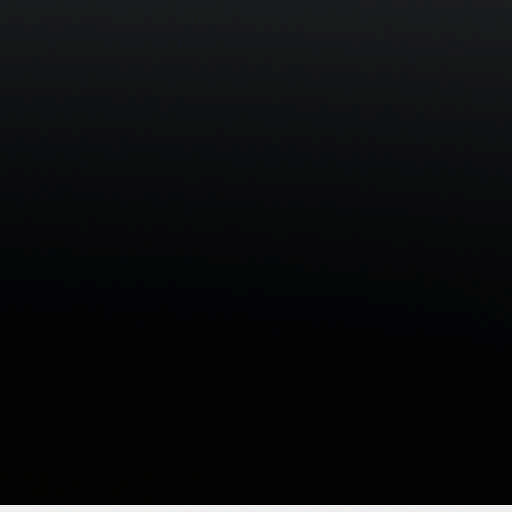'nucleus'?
<instances>
[{
    "mask_svg": "<svg viewBox=\"0 0 512 512\" xmlns=\"http://www.w3.org/2000/svg\"><path fill=\"white\" fill-rule=\"evenodd\" d=\"M310 353H312V357L319 359L324 356V350L320 348L317 344L312 345V350H310Z\"/></svg>",
    "mask_w": 512,
    "mask_h": 512,
    "instance_id": "f257e3e1",
    "label": "nucleus"
},
{
    "mask_svg": "<svg viewBox=\"0 0 512 512\" xmlns=\"http://www.w3.org/2000/svg\"><path fill=\"white\" fill-rule=\"evenodd\" d=\"M261 347L260 344H257L250 349V357L256 358L260 355Z\"/></svg>",
    "mask_w": 512,
    "mask_h": 512,
    "instance_id": "f03ea898",
    "label": "nucleus"
}]
</instances>
